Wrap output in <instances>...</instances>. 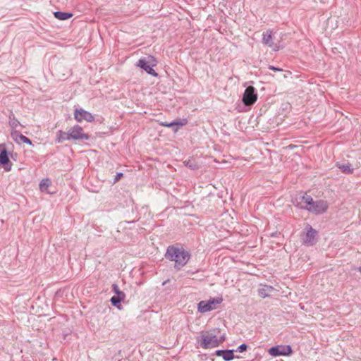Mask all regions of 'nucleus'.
Here are the masks:
<instances>
[{"mask_svg": "<svg viewBox=\"0 0 361 361\" xmlns=\"http://www.w3.org/2000/svg\"><path fill=\"white\" fill-rule=\"evenodd\" d=\"M166 259L174 262V268L180 270L190 260L191 255L189 251L178 245H169L165 253Z\"/></svg>", "mask_w": 361, "mask_h": 361, "instance_id": "f257e3e1", "label": "nucleus"}, {"mask_svg": "<svg viewBox=\"0 0 361 361\" xmlns=\"http://www.w3.org/2000/svg\"><path fill=\"white\" fill-rule=\"evenodd\" d=\"M225 339V334H221L220 329L214 328L202 333L197 341L202 348L207 349L219 346Z\"/></svg>", "mask_w": 361, "mask_h": 361, "instance_id": "f03ea898", "label": "nucleus"}, {"mask_svg": "<svg viewBox=\"0 0 361 361\" xmlns=\"http://www.w3.org/2000/svg\"><path fill=\"white\" fill-rule=\"evenodd\" d=\"M157 61L152 56H148L147 58H142L139 59L137 63V66L142 69L145 70L148 74L157 76V73L153 69V67L156 66Z\"/></svg>", "mask_w": 361, "mask_h": 361, "instance_id": "7ed1b4c3", "label": "nucleus"}, {"mask_svg": "<svg viewBox=\"0 0 361 361\" xmlns=\"http://www.w3.org/2000/svg\"><path fill=\"white\" fill-rule=\"evenodd\" d=\"M297 207L300 209L307 210L315 214H321L324 213L327 210L328 203L326 201L319 200L314 201L310 207H308L307 205L299 206V204H297Z\"/></svg>", "mask_w": 361, "mask_h": 361, "instance_id": "20e7f679", "label": "nucleus"}, {"mask_svg": "<svg viewBox=\"0 0 361 361\" xmlns=\"http://www.w3.org/2000/svg\"><path fill=\"white\" fill-rule=\"evenodd\" d=\"M223 301L222 298H216L209 300L208 301L202 300L197 305L198 311L201 313L212 311L216 308V305Z\"/></svg>", "mask_w": 361, "mask_h": 361, "instance_id": "39448f33", "label": "nucleus"}, {"mask_svg": "<svg viewBox=\"0 0 361 361\" xmlns=\"http://www.w3.org/2000/svg\"><path fill=\"white\" fill-rule=\"evenodd\" d=\"M257 99V94L253 86H248L245 90L243 95V102L245 106H251L254 104Z\"/></svg>", "mask_w": 361, "mask_h": 361, "instance_id": "423d86ee", "label": "nucleus"}, {"mask_svg": "<svg viewBox=\"0 0 361 361\" xmlns=\"http://www.w3.org/2000/svg\"><path fill=\"white\" fill-rule=\"evenodd\" d=\"M68 131L71 140H87L90 137L88 134L84 133L83 128L79 125L74 126Z\"/></svg>", "mask_w": 361, "mask_h": 361, "instance_id": "0eeeda50", "label": "nucleus"}, {"mask_svg": "<svg viewBox=\"0 0 361 361\" xmlns=\"http://www.w3.org/2000/svg\"><path fill=\"white\" fill-rule=\"evenodd\" d=\"M307 232L303 238V243L307 246H312L317 243V231L310 225L307 224Z\"/></svg>", "mask_w": 361, "mask_h": 361, "instance_id": "6e6552de", "label": "nucleus"}, {"mask_svg": "<svg viewBox=\"0 0 361 361\" xmlns=\"http://www.w3.org/2000/svg\"><path fill=\"white\" fill-rule=\"evenodd\" d=\"M74 118L78 122H82L86 121L87 122H92L94 121V116L90 113L84 110L83 109H75L74 111Z\"/></svg>", "mask_w": 361, "mask_h": 361, "instance_id": "1a4fd4ad", "label": "nucleus"}, {"mask_svg": "<svg viewBox=\"0 0 361 361\" xmlns=\"http://www.w3.org/2000/svg\"><path fill=\"white\" fill-rule=\"evenodd\" d=\"M292 349L290 345H277L271 347L269 350V353L271 356L277 357L280 355H287L290 354Z\"/></svg>", "mask_w": 361, "mask_h": 361, "instance_id": "9d476101", "label": "nucleus"}, {"mask_svg": "<svg viewBox=\"0 0 361 361\" xmlns=\"http://www.w3.org/2000/svg\"><path fill=\"white\" fill-rule=\"evenodd\" d=\"M0 164L4 166L6 171H10L11 170V162L10 161L8 152L4 145H0Z\"/></svg>", "mask_w": 361, "mask_h": 361, "instance_id": "9b49d317", "label": "nucleus"}, {"mask_svg": "<svg viewBox=\"0 0 361 361\" xmlns=\"http://www.w3.org/2000/svg\"><path fill=\"white\" fill-rule=\"evenodd\" d=\"M262 43L272 48L274 51L279 49V47L273 42L272 32L271 30H267L263 33Z\"/></svg>", "mask_w": 361, "mask_h": 361, "instance_id": "f8f14e48", "label": "nucleus"}, {"mask_svg": "<svg viewBox=\"0 0 361 361\" xmlns=\"http://www.w3.org/2000/svg\"><path fill=\"white\" fill-rule=\"evenodd\" d=\"M187 123H188L187 120L185 118H183V119H178V120H176V121H173L170 122V123H168V122H161L160 125L161 126H164V127L172 128L174 132H177L178 130L180 127L186 125Z\"/></svg>", "mask_w": 361, "mask_h": 361, "instance_id": "ddd939ff", "label": "nucleus"}, {"mask_svg": "<svg viewBox=\"0 0 361 361\" xmlns=\"http://www.w3.org/2000/svg\"><path fill=\"white\" fill-rule=\"evenodd\" d=\"M11 136L12 139L16 141L17 143L20 144V142H24L32 145V141L27 137L21 134L19 131L16 130H12L11 133Z\"/></svg>", "mask_w": 361, "mask_h": 361, "instance_id": "4468645a", "label": "nucleus"}, {"mask_svg": "<svg viewBox=\"0 0 361 361\" xmlns=\"http://www.w3.org/2000/svg\"><path fill=\"white\" fill-rule=\"evenodd\" d=\"M274 291V288L271 286L261 285L258 289L259 296L264 298L269 297Z\"/></svg>", "mask_w": 361, "mask_h": 361, "instance_id": "2eb2a0df", "label": "nucleus"}, {"mask_svg": "<svg viewBox=\"0 0 361 361\" xmlns=\"http://www.w3.org/2000/svg\"><path fill=\"white\" fill-rule=\"evenodd\" d=\"M300 201L295 203V201H293V204L297 207V204L303 205L302 203L305 204V205H307L310 207L312 203L314 202L313 198L307 194H305L303 195H301L299 197Z\"/></svg>", "mask_w": 361, "mask_h": 361, "instance_id": "dca6fc26", "label": "nucleus"}, {"mask_svg": "<svg viewBox=\"0 0 361 361\" xmlns=\"http://www.w3.org/2000/svg\"><path fill=\"white\" fill-rule=\"evenodd\" d=\"M70 140L71 139L69 137V131L66 133V132H64V131L60 130L56 132V142L61 143L63 141Z\"/></svg>", "mask_w": 361, "mask_h": 361, "instance_id": "f3484780", "label": "nucleus"}, {"mask_svg": "<svg viewBox=\"0 0 361 361\" xmlns=\"http://www.w3.org/2000/svg\"><path fill=\"white\" fill-rule=\"evenodd\" d=\"M54 16L56 18L59 20H65L71 18L73 16V14L71 13L56 11L54 13Z\"/></svg>", "mask_w": 361, "mask_h": 361, "instance_id": "a211bd4d", "label": "nucleus"}, {"mask_svg": "<svg viewBox=\"0 0 361 361\" xmlns=\"http://www.w3.org/2000/svg\"><path fill=\"white\" fill-rule=\"evenodd\" d=\"M336 166L344 173L350 174V173H352L353 171V169H352L351 164H350L348 163V164H337Z\"/></svg>", "mask_w": 361, "mask_h": 361, "instance_id": "6ab92c4d", "label": "nucleus"}, {"mask_svg": "<svg viewBox=\"0 0 361 361\" xmlns=\"http://www.w3.org/2000/svg\"><path fill=\"white\" fill-rule=\"evenodd\" d=\"M222 357L225 361L232 360L234 358L233 350H224Z\"/></svg>", "mask_w": 361, "mask_h": 361, "instance_id": "aec40b11", "label": "nucleus"}, {"mask_svg": "<svg viewBox=\"0 0 361 361\" xmlns=\"http://www.w3.org/2000/svg\"><path fill=\"white\" fill-rule=\"evenodd\" d=\"M184 165L192 170H196L199 168L197 163L194 159H188L184 161Z\"/></svg>", "mask_w": 361, "mask_h": 361, "instance_id": "412c9836", "label": "nucleus"}, {"mask_svg": "<svg viewBox=\"0 0 361 361\" xmlns=\"http://www.w3.org/2000/svg\"><path fill=\"white\" fill-rule=\"evenodd\" d=\"M112 290L116 293V297H118V298H121L123 300L125 299L126 294L123 291L120 290V289L118 288V286L117 284L114 283L112 285Z\"/></svg>", "mask_w": 361, "mask_h": 361, "instance_id": "4be33fe9", "label": "nucleus"}, {"mask_svg": "<svg viewBox=\"0 0 361 361\" xmlns=\"http://www.w3.org/2000/svg\"><path fill=\"white\" fill-rule=\"evenodd\" d=\"M51 181L49 179H43L39 183V189L42 192L47 190L48 187L50 185Z\"/></svg>", "mask_w": 361, "mask_h": 361, "instance_id": "5701e85b", "label": "nucleus"}, {"mask_svg": "<svg viewBox=\"0 0 361 361\" xmlns=\"http://www.w3.org/2000/svg\"><path fill=\"white\" fill-rule=\"evenodd\" d=\"M9 125L11 126L13 130H15V128H16L18 126H20V122L17 118H15L13 114L9 116Z\"/></svg>", "mask_w": 361, "mask_h": 361, "instance_id": "b1692460", "label": "nucleus"}, {"mask_svg": "<svg viewBox=\"0 0 361 361\" xmlns=\"http://www.w3.org/2000/svg\"><path fill=\"white\" fill-rule=\"evenodd\" d=\"M123 300V299H121L118 297H116V296H113L110 300L111 304L114 306H118V305H119L121 303V302Z\"/></svg>", "mask_w": 361, "mask_h": 361, "instance_id": "393cba45", "label": "nucleus"}, {"mask_svg": "<svg viewBox=\"0 0 361 361\" xmlns=\"http://www.w3.org/2000/svg\"><path fill=\"white\" fill-rule=\"evenodd\" d=\"M247 345L246 344L243 343V344L240 345L238 347V350H237L239 353H243V352L247 350Z\"/></svg>", "mask_w": 361, "mask_h": 361, "instance_id": "a878e982", "label": "nucleus"}, {"mask_svg": "<svg viewBox=\"0 0 361 361\" xmlns=\"http://www.w3.org/2000/svg\"><path fill=\"white\" fill-rule=\"evenodd\" d=\"M123 176V173H121V172L117 173V174L114 178V183H116V182H118Z\"/></svg>", "mask_w": 361, "mask_h": 361, "instance_id": "bb28decb", "label": "nucleus"}, {"mask_svg": "<svg viewBox=\"0 0 361 361\" xmlns=\"http://www.w3.org/2000/svg\"><path fill=\"white\" fill-rule=\"evenodd\" d=\"M268 68L269 70H272V71H282L283 70L281 68H277V67H275L274 66H269Z\"/></svg>", "mask_w": 361, "mask_h": 361, "instance_id": "cd10ccee", "label": "nucleus"}, {"mask_svg": "<svg viewBox=\"0 0 361 361\" xmlns=\"http://www.w3.org/2000/svg\"><path fill=\"white\" fill-rule=\"evenodd\" d=\"M224 350H218L215 352V355L217 356L223 357Z\"/></svg>", "mask_w": 361, "mask_h": 361, "instance_id": "c85d7f7f", "label": "nucleus"}, {"mask_svg": "<svg viewBox=\"0 0 361 361\" xmlns=\"http://www.w3.org/2000/svg\"><path fill=\"white\" fill-rule=\"evenodd\" d=\"M358 270H359V271L361 272V267H360Z\"/></svg>", "mask_w": 361, "mask_h": 361, "instance_id": "c756f323", "label": "nucleus"}]
</instances>
